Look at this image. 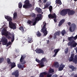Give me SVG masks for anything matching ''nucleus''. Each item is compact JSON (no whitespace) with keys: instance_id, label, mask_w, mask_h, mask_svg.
I'll list each match as a JSON object with an SVG mask.
<instances>
[{"instance_id":"31","label":"nucleus","mask_w":77,"mask_h":77,"mask_svg":"<svg viewBox=\"0 0 77 77\" xmlns=\"http://www.w3.org/2000/svg\"><path fill=\"white\" fill-rule=\"evenodd\" d=\"M55 2L56 3L59 4L60 5H62V2H61L60 0H56Z\"/></svg>"},{"instance_id":"21","label":"nucleus","mask_w":77,"mask_h":77,"mask_svg":"<svg viewBox=\"0 0 77 77\" xmlns=\"http://www.w3.org/2000/svg\"><path fill=\"white\" fill-rule=\"evenodd\" d=\"M47 74V72H42L39 75L40 77H44V75H46Z\"/></svg>"},{"instance_id":"51","label":"nucleus","mask_w":77,"mask_h":77,"mask_svg":"<svg viewBox=\"0 0 77 77\" xmlns=\"http://www.w3.org/2000/svg\"><path fill=\"white\" fill-rule=\"evenodd\" d=\"M6 47H8V46H9V45H10V41H9L8 42V43H7L6 44Z\"/></svg>"},{"instance_id":"49","label":"nucleus","mask_w":77,"mask_h":77,"mask_svg":"<svg viewBox=\"0 0 77 77\" xmlns=\"http://www.w3.org/2000/svg\"><path fill=\"white\" fill-rule=\"evenodd\" d=\"M46 75H47L46 77H51L52 76V75L49 74H47Z\"/></svg>"},{"instance_id":"11","label":"nucleus","mask_w":77,"mask_h":77,"mask_svg":"<svg viewBox=\"0 0 77 77\" xmlns=\"http://www.w3.org/2000/svg\"><path fill=\"white\" fill-rule=\"evenodd\" d=\"M10 28L13 29V30L16 29H17V26H16V23H10Z\"/></svg>"},{"instance_id":"56","label":"nucleus","mask_w":77,"mask_h":77,"mask_svg":"<svg viewBox=\"0 0 77 77\" xmlns=\"http://www.w3.org/2000/svg\"><path fill=\"white\" fill-rule=\"evenodd\" d=\"M74 75V73H72L71 74V76H72H72H73Z\"/></svg>"},{"instance_id":"38","label":"nucleus","mask_w":77,"mask_h":77,"mask_svg":"<svg viewBox=\"0 0 77 77\" xmlns=\"http://www.w3.org/2000/svg\"><path fill=\"white\" fill-rule=\"evenodd\" d=\"M23 5H22V3L21 2H20L18 4V7L20 9H21L22 8Z\"/></svg>"},{"instance_id":"17","label":"nucleus","mask_w":77,"mask_h":77,"mask_svg":"<svg viewBox=\"0 0 77 77\" xmlns=\"http://www.w3.org/2000/svg\"><path fill=\"white\" fill-rule=\"evenodd\" d=\"M60 51V49H55L54 51V53H55L54 54L53 56V57H56V55L57 54V53L59 52V51Z\"/></svg>"},{"instance_id":"19","label":"nucleus","mask_w":77,"mask_h":77,"mask_svg":"<svg viewBox=\"0 0 77 77\" xmlns=\"http://www.w3.org/2000/svg\"><path fill=\"white\" fill-rule=\"evenodd\" d=\"M64 67H65V65L61 64L60 65V67L58 68L59 71H62V70H63V69Z\"/></svg>"},{"instance_id":"15","label":"nucleus","mask_w":77,"mask_h":77,"mask_svg":"<svg viewBox=\"0 0 77 77\" xmlns=\"http://www.w3.org/2000/svg\"><path fill=\"white\" fill-rule=\"evenodd\" d=\"M37 17L35 18V20H36V21H39L41 18L42 17V14H37Z\"/></svg>"},{"instance_id":"52","label":"nucleus","mask_w":77,"mask_h":77,"mask_svg":"<svg viewBox=\"0 0 77 77\" xmlns=\"http://www.w3.org/2000/svg\"><path fill=\"white\" fill-rule=\"evenodd\" d=\"M12 18H11V17H10V24H11V23H12Z\"/></svg>"},{"instance_id":"13","label":"nucleus","mask_w":77,"mask_h":77,"mask_svg":"<svg viewBox=\"0 0 77 77\" xmlns=\"http://www.w3.org/2000/svg\"><path fill=\"white\" fill-rule=\"evenodd\" d=\"M74 54H71V57H70L69 59V62H72V61H74Z\"/></svg>"},{"instance_id":"64","label":"nucleus","mask_w":77,"mask_h":77,"mask_svg":"<svg viewBox=\"0 0 77 77\" xmlns=\"http://www.w3.org/2000/svg\"><path fill=\"white\" fill-rule=\"evenodd\" d=\"M9 66H10V65H9Z\"/></svg>"},{"instance_id":"22","label":"nucleus","mask_w":77,"mask_h":77,"mask_svg":"<svg viewBox=\"0 0 77 77\" xmlns=\"http://www.w3.org/2000/svg\"><path fill=\"white\" fill-rule=\"evenodd\" d=\"M65 20L64 19H63L61 20V21L60 22L59 24H58V26L59 27H60L61 25H62L63 24V23L65 22Z\"/></svg>"},{"instance_id":"25","label":"nucleus","mask_w":77,"mask_h":77,"mask_svg":"<svg viewBox=\"0 0 77 77\" xmlns=\"http://www.w3.org/2000/svg\"><path fill=\"white\" fill-rule=\"evenodd\" d=\"M73 42H75L74 40L72 41L71 42H69L68 44V46H70V45L71 46L70 47L71 48H71L72 47V46H71V45L72 46V44H73Z\"/></svg>"},{"instance_id":"3","label":"nucleus","mask_w":77,"mask_h":77,"mask_svg":"<svg viewBox=\"0 0 77 77\" xmlns=\"http://www.w3.org/2000/svg\"><path fill=\"white\" fill-rule=\"evenodd\" d=\"M1 33L2 35H4L8 39L10 38V36L9 35H10V33H9L7 31L6 27L4 28L3 29L1 32Z\"/></svg>"},{"instance_id":"20","label":"nucleus","mask_w":77,"mask_h":77,"mask_svg":"<svg viewBox=\"0 0 77 77\" xmlns=\"http://www.w3.org/2000/svg\"><path fill=\"white\" fill-rule=\"evenodd\" d=\"M28 41L29 43H32V42L33 41L32 40V37L31 36H28Z\"/></svg>"},{"instance_id":"23","label":"nucleus","mask_w":77,"mask_h":77,"mask_svg":"<svg viewBox=\"0 0 77 77\" xmlns=\"http://www.w3.org/2000/svg\"><path fill=\"white\" fill-rule=\"evenodd\" d=\"M69 68H70V69H71L72 71H75V70L77 69V68L75 67L72 65L69 66Z\"/></svg>"},{"instance_id":"43","label":"nucleus","mask_w":77,"mask_h":77,"mask_svg":"<svg viewBox=\"0 0 77 77\" xmlns=\"http://www.w3.org/2000/svg\"><path fill=\"white\" fill-rule=\"evenodd\" d=\"M57 17V16L56 15L55 16V17H54V23H57V19H56V18Z\"/></svg>"},{"instance_id":"63","label":"nucleus","mask_w":77,"mask_h":77,"mask_svg":"<svg viewBox=\"0 0 77 77\" xmlns=\"http://www.w3.org/2000/svg\"><path fill=\"white\" fill-rule=\"evenodd\" d=\"M51 50H53V49H51Z\"/></svg>"},{"instance_id":"24","label":"nucleus","mask_w":77,"mask_h":77,"mask_svg":"<svg viewBox=\"0 0 77 77\" xmlns=\"http://www.w3.org/2000/svg\"><path fill=\"white\" fill-rule=\"evenodd\" d=\"M5 17L9 21V27H10V17L8 16H5Z\"/></svg>"},{"instance_id":"45","label":"nucleus","mask_w":77,"mask_h":77,"mask_svg":"<svg viewBox=\"0 0 77 77\" xmlns=\"http://www.w3.org/2000/svg\"><path fill=\"white\" fill-rule=\"evenodd\" d=\"M35 14L34 13H32L31 15V16L32 17H33V18H34V17H35Z\"/></svg>"},{"instance_id":"6","label":"nucleus","mask_w":77,"mask_h":77,"mask_svg":"<svg viewBox=\"0 0 77 77\" xmlns=\"http://www.w3.org/2000/svg\"><path fill=\"white\" fill-rule=\"evenodd\" d=\"M46 61H47L46 58L45 57L42 58L41 60V63L39 64V66L41 67H44V66H45V65H44V62H45Z\"/></svg>"},{"instance_id":"9","label":"nucleus","mask_w":77,"mask_h":77,"mask_svg":"<svg viewBox=\"0 0 77 77\" xmlns=\"http://www.w3.org/2000/svg\"><path fill=\"white\" fill-rule=\"evenodd\" d=\"M35 51L36 53L37 54H44V51L40 48H37Z\"/></svg>"},{"instance_id":"47","label":"nucleus","mask_w":77,"mask_h":77,"mask_svg":"<svg viewBox=\"0 0 77 77\" xmlns=\"http://www.w3.org/2000/svg\"><path fill=\"white\" fill-rule=\"evenodd\" d=\"M35 60L36 62L38 63H41V60L40 61V60L38 59H36Z\"/></svg>"},{"instance_id":"55","label":"nucleus","mask_w":77,"mask_h":77,"mask_svg":"<svg viewBox=\"0 0 77 77\" xmlns=\"http://www.w3.org/2000/svg\"><path fill=\"white\" fill-rule=\"evenodd\" d=\"M46 1H47V0H44L43 1V3H45L47 2Z\"/></svg>"},{"instance_id":"46","label":"nucleus","mask_w":77,"mask_h":77,"mask_svg":"<svg viewBox=\"0 0 77 77\" xmlns=\"http://www.w3.org/2000/svg\"><path fill=\"white\" fill-rule=\"evenodd\" d=\"M7 61L8 64H10V59L9 58H8L7 59Z\"/></svg>"},{"instance_id":"4","label":"nucleus","mask_w":77,"mask_h":77,"mask_svg":"<svg viewBox=\"0 0 77 77\" xmlns=\"http://www.w3.org/2000/svg\"><path fill=\"white\" fill-rule=\"evenodd\" d=\"M44 26L41 30V32H42L44 34L45 36H46L47 35V31L46 28V23L44 22L43 24Z\"/></svg>"},{"instance_id":"14","label":"nucleus","mask_w":77,"mask_h":77,"mask_svg":"<svg viewBox=\"0 0 77 77\" xmlns=\"http://www.w3.org/2000/svg\"><path fill=\"white\" fill-rule=\"evenodd\" d=\"M12 75H15V77H18L19 76V72L18 70H16L14 72H13L12 73Z\"/></svg>"},{"instance_id":"10","label":"nucleus","mask_w":77,"mask_h":77,"mask_svg":"<svg viewBox=\"0 0 77 77\" xmlns=\"http://www.w3.org/2000/svg\"><path fill=\"white\" fill-rule=\"evenodd\" d=\"M24 57L22 56L20 59V62L21 65H24L26 63V61L24 60Z\"/></svg>"},{"instance_id":"36","label":"nucleus","mask_w":77,"mask_h":77,"mask_svg":"<svg viewBox=\"0 0 77 77\" xmlns=\"http://www.w3.org/2000/svg\"><path fill=\"white\" fill-rule=\"evenodd\" d=\"M77 45V43L76 42H73L72 45V47H75Z\"/></svg>"},{"instance_id":"44","label":"nucleus","mask_w":77,"mask_h":77,"mask_svg":"<svg viewBox=\"0 0 77 77\" xmlns=\"http://www.w3.org/2000/svg\"><path fill=\"white\" fill-rule=\"evenodd\" d=\"M49 72H50L51 73H52V72H54V70L53 69H51L49 70Z\"/></svg>"},{"instance_id":"27","label":"nucleus","mask_w":77,"mask_h":77,"mask_svg":"<svg viewBox=\"0 0 77 77\" xmlns=\"http://www.w3.org/2000/svg\"><path fill=\"white\" fill-rule=\"evenodd\" d=\"M35 10L38 12V13H41L42 12V10L40 8H35Z\"/></svg>"},{"instance_id":"41","label":"nucleus","mask_w":77,"mask_h":77,"mask_svg":"<svg viewBox=\"0 0 77 77\" xmlns=\"http://www.w3.org/2000/svg\"><path fill=\"white\" fill-rule=\"evenodd\" d=\"M65 54H67L68 53V48H67L65 51Z\"/></svg>"},{"instance_id":"48","label":"nucleus","mask_w":77,"mask_h":77,"mask_svg":"<svg viewBox=\"0 0 77 77\" xmlns=\"http://www.w3.org/2000/svg\"><path fill=\"white\" fill-rule=\"evenodd\" d=\"M37 22V21L35 20L34 22H33L32 21V26H35V25H36V22Z\"/></svg>"},{"instance_id":"39","label":"nucleus","mask_w":77,"mask_h":77,"mask_svg":"<svg viewBox=\"0 0 77 77\" xmlns=\"http://www.w3.org/2000/svg\"><path fill=\"white\" fill-rule=\"evenodd\" d=\"M72 39H73V36H72L70 37H69L68 38V39L69 41H72Z\"/></svg>"},{"instance_id":"58","label":"nucleus","mask_w":77,"mask_h":77,"mask_svg":"<svg viewBox=\"0 0 77 77\" xmlns=\"http://www.w3.org/2000/svg\"><path fill=\"white\" fill-rule=\"evenodd\" d=\"M39 1L40 3H42V1H41V0H39Z\"/></svg>"},{"instance_id":"29","label":"nucleus","mask_w":77,"mask_h":77,"mask_svg":"<svg viewBox=\"0 0 77 77\" xmlns=\"http://www.w3.org/2000/svg\"><path fill=\"white\" fill-rule=\"evenodd\" d=\"M17 17V12H15L13 14V20H16V18Z\"/></svg>"},{"instance_id":"18","label":"nucleus","mask_w":77,"mask_h":77,"mask_svg":"<svg viewBox=\"0 0 77 77\" xmlns=\"http://www.w3.org/2000/svg\"><path fill=\"white\" fill-rule=\"evenodd\" d=\"M10 64L11 66V69L16 66V65H15V63H12L11 61H10Z\"/></svg>"},{"instance_id":"1","label":"nucleus","mask_w":77,"mask_h":77,"mask_svg":"<svg viewBox=\"0 0 77 77\" xmlns=\"http://www.w3.org/2000/svg\"><path fill=\"white\" fill-rule=\"evenodd\" d=\"M68 13V15H74L75 12L73 10H71L69 9H66L62 10L60 12V14L62 16H65Z\"/></svg>"},{"instance_id":"33","label":"nucleus","mask_w":77,"mask_h":77,"mask_svg":"<svg viewBox=\"0 0 77 77\" xmlns=\"http://www.w3.org/2000/svg\"><path fill=\"white\" fill-rule=\"evenodd\" d=\"M66 32L65 31V30L63 29L61 32V33L63 36H64L65 34H66Z\"/></svg>"},{"instance_id":"54","label":"nucleus","mask_w":77,"mask_h":77,"mask_svg":"<svg viewBox=\"0 0 77 77\" xmlns=\"http://www.w3.org/2000/svg\"><path fill=\"white\" fill-rule=\"evenodd\" d=\"M51 38H52V35H50L49 36V37H48V38H49V39H51Z\"/></svg>"},{"instance_id":"61","label":"nucleus","mask_w":77,"mask_h":77,"mask_svg":"<svg viewBox=\"0 0 77 77\" xmlns=\"http://www.w3.org/2000/svg\"><path fill=\"white\" fill-rule=\"evenodd\" d=\"M1 44V41H0V45Z\"/></svg>"},{"instance_id":"37","label":"nucleus","mask_w":77,"mask_h":77,"mask_svg":"<svg viewBox=\"0 0 77 77\" xmlns=\"http://www.w3.org/2000/svg\"><path fill=\"white\" fill-rule=\"evenodd\" d=\"M27 24H29V25H31V24L33 23V21H32L30 20H28L27 22Z\"/></svg>"},{"instance_id":"62","label":"nucleus","mask_w":77,"mask_h":77,"mask_svg":"<svg viewBox=\"0 0 77 77\" xmlns=\"http://www.w3.org/2000/svg\"><path fill=\"white\" fill-rule=\"evenodd\" d=\"M63 42H64V39L63 40Z\"/></svg>"},{"instance_id":"2","label":"nucleus","mask_w":77,"mask_h":77,"mask_svg":"<svg viewBox=\"0 0 77 77\" xmlns=\"http://www.w3.org/2000/svg\"><path fill=\"white\" fill-rule=\"evenodd\" d=\"M32 7V5L30 3V1L29 0H26L24 2V5H23V8L29 9Z\"/></svg>"},{"instance_id":"60","label":"nucleus","mask_w":77,"mask_h":77,"mask_svg":"<svg viewBox=\"0 0 77 77\" xmlns=\"http://www.w3.org/2000/svg\"><path fill=\"white\" fill-rule=\"evenodd\" d=\"M55 77H57V75H55Z\"/></svg>"},{"instance_id":"8","label":"nucleus","mask_w":77,"mask_h":77,"mask_svg":"<svg viewBox=\"0 0 77 77\" xmlns=\"http://www.w3.org/2000/svg\"><path fill=\"white\" fill-rule=\"evenodd\" d=\"M1 42L3 43V45H6L8 43V39H7V38L6 37H2L1 40Z\"/></svg>"},{"instance_id":"50","label":"nucleus","mask_w":77,"mask_h":77,"mask_svg":"<svg viewBox=\"0 0 77 77\" xmlns=\"http://www.w3.org/2000/svg\"><path fill=\"white\" fill-rule=\"evenodd\" d=\"M73 39H74V40H76L77 39V35L74 37L73 36Z\"/></svg>"},{"instance_id":"34","label":"nucleus","mask_w":77,"mask_h":77,"mask_svg":"<svg viewBox=\"0 0 77 77\" xmlns=\"http://www.w3.org/2000/svg\"><path fill=\"white\" fill-rule=\"evenodd\" d=\"M74 61L75 63H77V55H75L74 57Z\"/></svg>"},{"instance_id":"42","label":"nucleus","mask_w":77,"mask_h":77,"mask_svg":"<svg viewBox=\"0 0 77 77\" xmlns=\"http://www.w3.org/2000/svg\"><path fill=\"white\" fill-rule=\"evenodd\" d=\"M52 9H53V7H52V6L50 5L49 7V10L50 12H51V11H52Z\"/></svg>"},{"instance_id":"12","label":"nucleus","mask_w":77,"mask_h":77,"mask_svg":"<svg viewBox=\"0 0 77 77\" xmlns=\"http://www.w3.org/2000/svg\"><path fill=\"white\" fill-rule=\"evenodd\" d=\"M60 35V31H58L54 33V39H56L57 36H59Z\"/></svg>"},{"instance_id":"7","label":"nucleus","mask_w":77,"mask_h":77,"mask_svg":"<svg viewBox=\"0 0 77 77\" xmlns=\"http://www.w3.org/2000/svg\"><path fill=\"white\" fill-rule=\"evenodd\" d=\"M10 35L11 36V37H10V38H11V42H10V47H11V45L12 44V42H13L14 40H15V35L14 33L12 34L10 33Z\"/></svg>"},{"instance_id":"57","label":"nucleus","mask_w":77,"mask_h":77,"mask_svg":"<svg viewBox=\"0 0 77 77\" xmlns=\"http://www.w3.org/2000/svg\"><path fill=\"white\" fill-rule=\"evenodd\" d=\"M49 42H50L49 41V40H48V42H47V44H49Z\"/></svg>"},{"instance_id":"40","label":"nucleus","mask_w":77,"mask_h":77,"mask_svg":"<svg viewBox=\"0 0 77 77\" xmlns=\"http://www.w3.org/2000/svg\"><path fill=\"white\" fill-rule=\"evenodd\" d=\"M4 61V58L3 57H2L0 58V64L2 63Z\"/></svg>"},{"instance_id":"32","label":"nucleus","mask_w":77,"mask_h":77,"mask_svg":"<svg viewBox=\"0 0 77 77\" xmlns=\"http://www.w3.org/2000/svg\"><path fill=\"white\" fill-rule=\"evenodd\" d=\"M36 35L38 36V37H40L41 36V33L39 32V31H38L37 32H36Z\"/></svg>"},{"instance_id":"53","label":"nucleus","mask_w":77,"mask_h":77,"mask_svg":"<svg viewBox=\"0 0 77 77\" xmlns=\"http://www.w3.org/2000/svg\"><path fill=\"white\" fill-rule=\"evenodd\" d=\"M67 24L69 26H71V22H68Z\"/></svg>"},{"instance_id":"28","label":"nucleus","mask_w":77,"mask_h":77,"mask_svg":"<svg viewBox=\"0 0 77 77\" xmlns=\"http://www.w3.org/2000/svg\"><path fill=\"white\" fill-rule=\"evenodd\" d=\"M17 67L19 68L20 69H22L23 68H25V67L24 66H23L22 65H21L20 64H18L17 65Z\"/></svg>"},{"instance_id":"30","label":"nucleus","mask_w":77,"mask_h":77,"mask_svg":"<svg viewBox=\"0 0 77 77\" xmlns=\"http://www.w3.org/2000/svg\"><path fill=\"white\" fill-rule=\"evenodd\" d=\"M54 66L56 68H58L59 66V63L57 62H55L54 64Z\"/></svg>"},{"instance_id":"26","label":"nucleus","mask_w":77,"mask_h":77,"mask_svg":"<svg viewBox=\"0 0 77 77\" xmlns=\"http://www.w3.org/2000/svg\"><path fill=\"white\" fill-rule=\"evenodd\" d=\"M19 30H21L22 31V33H24L25 32V31H24V28H23V26H20L19 28Z\"/></svg>"},{"instance_id":"16","label":"nucleus","mask_w":77,"mask_h":77,"mask_svg":"<svg viewBox=\"0 0 77 77\" xmlns=\"http://www.w3.org/2000/svg\"><path fill=\"white\" fill-rule=\"evenodd\" d=\"M56 15L55 13H54L52 14H50L48 15V17L50 19L53 18H55Z\"/></svg>"},{"instance_id":"5","label":"nucleus","mask_w":77,"mask_h":77,"mask_svg":"<svg viewBox=\"0 0 77 77\" xmlns=\"http://www.w3.org/2000/svg\"><path fill=\"white\" fill-rule=\"evenodd\" d=\"M76 28V25L75 23H72L71 26L69 28V30L71 32H74Z\"/></svg>"},{"instance_id":"59","label":"nucleus","mask_w":77,"mask_h":77,"mask_svg":"<svg viewBox=\"0 0 77 77\" xmlns=\"http://www.w3.org/2000/svg\"><path fill=\"white\" fill-rule=\"evenodd\" d=\"M75 50H76V53H77V48H76Z\"/></svg>"},{"instance_id":"35","label":"nucleus","mask_w":77,"mask_h":77,"mask_svg":"<svg viewBox=\"0 0 77 77\" xmlns=\"http://www.w3.org/2000/svg\"><path fill=\"white\" fill-rule=\"evenodd\" d=\"M50 5V4H48V3H46V5H45V6L44 7V8H43V9H46V8H48V7Z\"/></svg>"}]
</instances>
